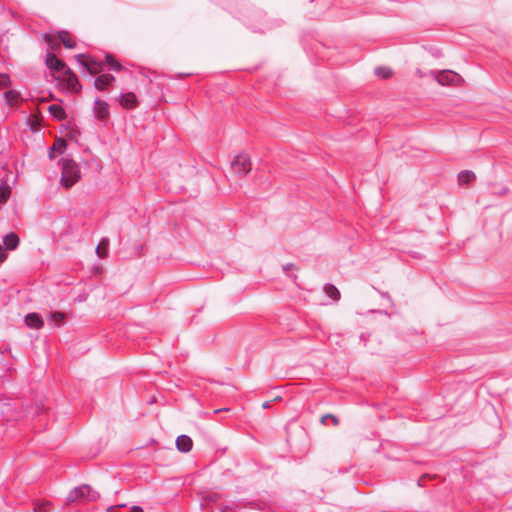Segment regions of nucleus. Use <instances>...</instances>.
<instances>
[{"instance_id":"1","label":"nucleus","mask_w":512,"mask_h":512,"mask_svg":"<svg viewBox=\"0 0 512 512\" xmlns=\"http://www.w3.org/2000/svg\"><path fill=\"white\" fill-rule=\"evenodd\" d=\"M63 41H64V39L60 34L58 40L53 41V40L49 39V43H48V54H47V58H46V65L49 68V70L51 71V74L56 79L61 78V70H62L63 64L57 58V56L55 55L54 52L57 49H60L61 42H63Z\"/></svg>"},{"instance_id":"29","label":"nucleus","mask_w":512,"mask_h":512,"mask_svg":"<svg viewBox=\"0 0 512 512\" xmlns=\"http://www.w3.org/2000/svg\"><path fill=\"white\" fill-rule=\"evenodd\" d=\"M417 75L419 77H424L425 76L424 73L420 69L417 70Z\"/></svg>"},{"instance_id":"7","label":"nucleus","mask_w":512,"mask_h":512,"mask_svg":"<svg viewBox=\"0 0 512 512\" xmlns=\"http://www.w3.org/2000/svg\"><path fill=\"white\" fill-rule=\"evenodd\" d=\"M75 60L83 68L84 71L91 75L98 74L102 70L101 63L95 61L90 56L79 54L75 56Z\"/></svg>"},{"instance_id":"3","label":"nucleus","mask_w":512,"mask_h":512,"mask_svg":"<svg viewBox=\"0 0 512 512\" xmlns=\"http://www.w3.org/2000/svg\"><path fill=\"white\" fill-rule=\"evenodd\" d=\"M429 75L440 85H458L462 82V77L451 70L430 71Z\"/></svg>"},{"instance_id":"4","label":"nucleus","mask_w":512,"mask_h":512,"mask_svg":"<svg viewBox=\"0 0 512 512\" xmlns=\"http://www.w3.org/2000/svg\"><path fill=\"white\" fill-rule=\"evenodd\" d=\"M64 139L58 138L54 145L51 147L49 151V158L52 161H56L58 165L62 168V175L60 181H64Z\"/></svg>"},{"instance_id":"11","label":"nucleus","mask_w":512,"mask_h":512,"mask_svg":"<svg viewBox=\"0 0 512 512\" xmlns=\"http://www.w3.org/2000/svg\"><path fill=\"white\" fill-rule=\"evenodd\" d=\"M137 103H138L137 97L132 92L123 93L120 96V104L124 108H128V109L134 108L137 106Z\"/></svg>"},{"instance_id":"24","label":"nucleus","mask_w":512,"mask_h":512,"mask_svg":"<svg viewBox=\"0 0 512 512\" xmlns=\"http://www.w3.org/2000/svg\"><path fill=\"white\" fill-rule=\"evenodd\" d=\"M66 140L67 139H74L75 138V132L72 130H69L66 126V134H65Z\"/></svg>"},{"instance_id":"17","label":"nucleus","mask_w":512,"mask_h":512,"mask_svg":"<svg viewBox=\"0 0 512 512\" xmlns=\"http://www.w3.org/2000/svg\"><path fill=\"white\" fill-rule=\"evenodd\" d=\"M324 291L329 298L335 301L340 298V292L334 285L327 284L324 288Z\"/></svg>"},{"instance_id":"22","label":"nucleus","mask_w":512,"mask_h":512,"mask_svg":"<svg viewBox=\"0 0 512 512\" xmlns=\"http://www.w3.org/2000/svg\"><path fill=\"white\" fill-rule=\"evenodd\" d=\"M106 61L111 66V68L115 71H120L122 66L119 62H117L111 55H106Z\"/></svg>"},{"instance_id":"21","label":"nucleus","mask_w":512,"mask_h":512,"mask_svg":"<svg viewBox=\"0 0 512 512\" xmlns=\"http://www.w3.org/2000/svg\"><path fill=\"white\" fill-rule=\"evenodd\" d=\"M375 73L378 77L388 78L391 75V69L388 67H378L375 70Z\"/></svg>"},{"instance_id":"13","label":"nucleus","mask_w":512,"mask_h":512,"mask_svg":"<svg viewBox=\"0 0 512 512\" xmlns=\"http://www.w3.org/2000/svg\"><path fill=\"white\" fill-rule=\"evenodd\" d=\"M25 323L32 329H39L43 325V320L37 313H30L25 317Z\"/></svg>"},{"instance_id":"19","label":"nucleus","mask_w":512,"mask_h":512,"mask_svg":"<svg viewBox=\"0 0 512 512\" xmlns=\"http://www.w3.org/2000/svg\"><path fill=\"white\" fill-rule=\"evenodd\" d=\"M64 319V314L61 312L51 313L48 317V322L52 326H59Z\"/></svg>"},{"instance_id":"9","label":"nucleus","mask_w":512,"mask_h":512,"mask_svg":"<svg viewBox=\"0 0 512 512\" xmlns=\"http://www.w3.org/2000/svg\"><path fill=\"white\" fill-rule=\"evenodd\" d=\"M80 88L81 86L78 84V79L71 70L66 67V91L79 92Z\"/></svg>"},{"instance_id":"2","label":"nucleus","mask_w":512,"mask_h":512,"mask_svg":"<svg viewBox=\"0 0 512 512\" xmlns=\"http://www.w3.org/2000/svg\"><path fill=\"white\" fill-rule=\"evenodd\" d=\"M97 498L96 493L92 492L88 485H81L72 489L66 500L68 502H86Z\"/></svg>"},{"instance_id":"18","label":"nucleus","mask_w":512,"mask_h":512,"mask_svg":"<svg viewBox=\"0 0 512 512\" xmlns=\"http://www.w3.org/2000/svg\"><path fill=\"white\" fill-rule=\"evenodd\" d=\"M11 195V188L7 183L0 185V203H5Z\"/></svg>"},{"instance_id":"8","label":"nucleus","mask_w":512,"mask_h":512,"mask_svg":"<svg viewBox=\"0 0 512 512\" xmlns=\"http://www.w3.org/2000/svg\"><path fill=\"white\" fill-rule=\"evenodd\" d=\"M93 113L99 120H104L109 116V105L107 102L96 98L94 101Z\"/></svg>"},{"instance_id":"23","label":"nucleus","mask_w":512,"mask_h":512,"mask_svg":"<svg viewBox=\"0 0 512 512\" xmlns=\"http://www.w3.org/2000/svg\"><path fill=\"white\" fill-rule=\"evenodd\" d=\"M10 83L9 76L6 74H0V86L6 87Z\"/></svg>"},{"instance_id":"10","label":"nucleus","mask_w":512,"mask_h":512,"mask_svg":"<svg viewBox=\"0 0 512 512\" xmlns=\"http://www.w3.org/2000/svg\"><path fill=\"white\" fill-rule=\"evenodd\" d=\"M192 440L187 435H180L176 439V447L180 452H189L192 449Z\"/></svg>"},{"instance_id":"5","label":"nucleus","mask_w":512,"mask_h":512,"mask_svg":"<svg viewBox=\"0 0 512 512\" xmlns=\"http://www.w3.org/2000/svg\"><path fill=\"white\" fill-rule=\"evenodd\" d=\"M232 171L237 175L247 174L251 170V160L248 154L240 153L231 162Z\"/></svg>"},{"instance_id":"20","label":"nucleus","mask_w":512,"mask_h":512,"mask_svg":"<svg viewBox=\"0 0 512 512\" xmlns=\"http://www.w3.org/2000/svg\"><path fill=\"white\" fill-rule=\"evenodd\" d=\"M96 253L100 258H104L108 254V240L103 239L96 247Z\"/></svg>"},{"instance_id":"6","label":"nucleus","mask_w":512,"mask_h":512,"mask_svg":"<svg viewBox=\"0 0 512 512\" xmlns=\"http://www.w3.org/2000/svg\"><path fill=\"white\" fill-rule=\"evenodd\" d=\"M81 176L82 173L79 164L66 157V188L77 183Z\"/></svg>"},{"instance_id":"14","label":"nucleus","mask_w":512,"mask_h":512,"mask_svg":"<svg viewBox=\"0 0 512 512\" xmlns=\"http://www.w3.org/2000/svg\"><path fill=\"white\" fill-rule=\"evenodd\" d=\"M19 244V238L14 233H9L4 237V245L9 250H14Z\"/></svg>"},{"instance_id":"12","label":"nucleus","mask_w":512,"mask_h":512,"mask_svg":"<svg viewBox=\"0 0 512 512\" xmlns=\"http://www.w3.org/2000/svg\"><path fill=\"white\" fill-rule=\"evenodd\" d=\"M114 79L115 78L112 75L102 74L95 79L94 86L97 90H104L114 81Z\"/></svg>"},{"instance_id":"25","label":"nucleus","mask_w":512,"mask_h":512,"mask_svg":"<svg viewBox=\"0 0 512 512\" xmlns=\"http://www.w3.org/2000/svg\"><path fill=\"white\" fill-rule=\"evenodd\" d=\"M327 418L332 419L335 425L338 423L337 418H336V417H334V416H332V415H326V416H323V417H322V422H325V420H326Z\"/></svg>"},{"instance_id":"26","label":"nucleus","mask_w":512,"mask_h":512,"mask_svg":"<svg viewBox=\"0 0 512 512\" xmlns=\"http://www.w3.org/2000/svg\"><path fill=\"white\" fill-rule=\"evenodd\" d=\"M65 45H66V49L67 48H72L74 46V43L69 39L68 35L66 34V42H65Z\"/></svg>"},{"instance_id":"15","label":"nucleus","mask_w":512,"mask_h":512,"mask_svg":"<svg viewBox=\"0 0 512 512\" xmlns=\"http://www.w3.org/2000/svg\"><path fill=\"white\" fill-rule=\"evenodd\" d=\"M48 111L51 116L57 120H62L64 118V110L59 104L49 105Z\"/></svg>"},{"instance_id":"27","label":"nucleus","mask_w":512,"mask_h":512,"mask_svg":"<svg viewBox=\"0 0 512 512\" xmlns=\"http://www.w3.org/2000/svg\"><path fill=\"white\" fill-rule=\"evenodd\" d=\"M128 512H143L140 506H132Z\"/></svg>"},{"instance_id":"16","label":"nucleus","mask_w":512,"mask_h":512,"mask_svg":"<svg viewBox=\"0 0 512 512\" xmlns=\"http://www.w3.org/2000/svg\"><path fill=\"white\" fill-rule=\"evenodd\" d=\"M475 178V174L472 171L465 170L458 174V181L461 185L470 183Z\"/></svg>"},{"instance_id":"30","label":"nucleus","mask_w":512,"mask_h":512,"mask_svg":"<svg viewBox=\"0 0 512 512\" xmlns=\"http://www.w3.org/2000/svg\"><path fill=\"white\" fill-rule=\"evenodd\" d=\"M263 407H264V408H267V407H269V404H268V402H264V403H263Z\"/></svg>"},{"instance_id":"28","label":"nucleus","mask_w":512,"mask_h":512,"mask_svg":"<svg viewBox=\"0 0 512 512\" xmlns=\"http://www.w3.org/2000/svg\"><path fill=\"white\" fill-rule=\"evenodd\" d=\"M6 258V253L3 248L0 246V263L3 262Z\"/></svg>"}]
</instances>
